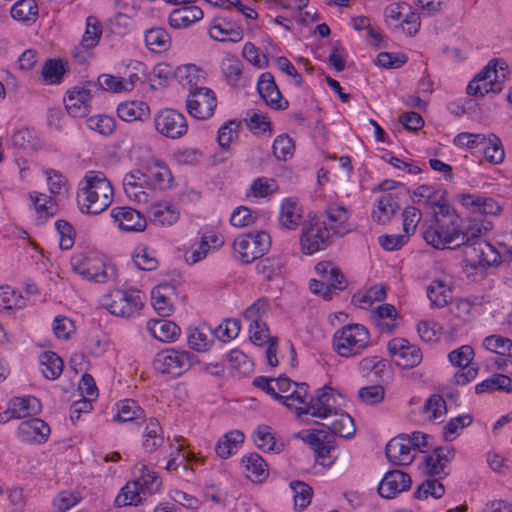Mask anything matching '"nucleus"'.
<instances>
[{"label":"nucleus","instance_id":"nucleus-22","mask_svg":"<svg viewBox=\"0 0 512 512\" xmlns=\"http://www.w3.org/2000/svg\"><path fill=\"white\" fill-rule=\"evenodd\" d=\"M257 90L263 101L275 110H282L288 107L287 100L282 95L275 83L271 73H262L257 82Z\"/></svg>","mask_w":512,"mask_h":512},{"label":"nucleus","instance_id":"nucleus-13","mask_svg":"<svg viewBox=\"0 0 512 512\" xmlns=\"http://www.w3.org/2000/svg\"><path fill=\"white\" fill-rule=\"evenodd\" d=\"M216 106L217 100L215 94L207 87L192 89L186 99L188 113L198 120L210 118Z\"/></svg>","mask_w":512,"mask_h":512},{"label":"nucleus","instance_id":"nucleus-10","mask_svg":"<svg viewBox=\"0 0 512 512\" xmlns=\"http://www.w3.org/2000/svg\"><path fill=\"white\" fill-rule=\"evenodd\" d=\"M197 356L189 351L168 349L157 354L154 367L162 374L180 376L189 370Z\"/></svg>","mask_w":512,"mask_h":512},{"label":"nucleus","instance_id":"nucleus-42","mask_svg":"<svg viewBox=\"0 0 512 512\" xmlns=\"http://www.w3.org/2000/svg\"><path fill=\"white\" fill-rule=\"evenodd\" d=\"M9 407H12V410H14L16 419L36 415L42 409L40 400L31 395L12 398L9 401Z\"/></svg>","mask_w":512,"mask_h":512},{"label":"nucleus","instance_id":"nucleus-55","mask_svg":"<svg viewBox=\"0 0 512 512\" xmlns=\"http://www.w3.org/2000/svg\"><path fill=\"white\" fill-rule=\"evenodd\" d=\"M248 128L256 135H272V123L270 119L261 112L252 111L246 119Z\"/></svg>","mask_w":512,"mask_h":512},{"label":"nucleus","instance_id":"nucleus-61","mask_svg":"<svg viewBox=\"0 0 512 512\" xmlns=\"http://www.w3.org/2000/svg\"><path fill=\"white\" fill-rule=\"evenodd\" d=\"M284 264L278 257H267L261 259L256 264V271L259 275L263 276L266 280H271L273 277L280 275Z\"/></svg>","mask_w":512,"mask_h":512},{"label":"nucleus","instance_id":"nucleus-37","mask_svg":"<svg viewBox=\"0 0 512 512\" xmlns=\"http://www.w3.org/2000/svg\"><path fill=\"white\" fill-rule=\"evenodd\" d=\"M170 291H174V287L168 283L159 284L152 289V305L160 316H169L174 310L173 303L168 295Z\"/></svg>","mask_w":512,"mask_h":512},{"label":"nucleus","instance_id":"nucleus-60","mask_svg":"<svg viewBox=\"0 0 512 512\" xmlns=\"http://www.w3.org/2000/svg\"><path fill=\"white\" fill-rule=\"evenodd\" d=\"M65 73V67L61 60L49 59L42 67V77L47 84H58Z\"/></svg>","mask_w":512,"mask_h":512},{"label":"nucleus","instance_id":"nucleus-63","mask_svg":"<svg viewBox=\"0 0 512 512\" xmlns=\"http://www.w3.org/2000/svg\"><path fill=\"white\" fill-rule=\"evenodd\" d=\"M86 123L89 129L104 136L111 135L116 127L115 119L105 114L91 116Z\"/></svg>","mask_w":512,"mask_h":512},{"label":"nucleus","instance_id":"nucleus-46","mask_svg":"<svg viewBox=\"0 0 512 512\" xmlns=\"http://www.w3.org/2000/svg\"><path fill=\"white\" fill-rule=\"evenodd\" d=\"M40 369L46 379L55 380L63 371L62 359L53 351H46L39 356Z\"/></svg>","mask_w":512,"mask_h":512},{"label":"nucleus","instance_id":"nucleus-50","mask_svg":"<svg viewBox=\"0 0 512 512\" xmlns=\"http://www.w3.org/2000/svg\"><path fill=\"white\" fill-rule=\"evenodd\" d=\"M12 18L23 22H35L38 17V5L35 0H19L11 7Z\"/></svg>","mask_w":512,"mask_h":512},{"label":"nucleus","instance_id":"nucleus-56","mask_svg":"<svg viewBox=\"0 0 512 512\" xmlns=\"http://www.w3.org/2000/svg\"><path fill=\"white\" fill-rule=\"evenodd\" d=\"M141 487L140 480H137L133 483H127L117 495L115 499V504L118 507L127 506V505H138L141 502V497L139 495V488Z\"/></svg>","mask_w":512,"mask_h":512},{"label":"nucleus","instance_id":"nucleus-53","mask_svg":"<svg viewBox=\"0 0 512 512\" xmlns=\"http://www.w3.org/2000/svg\"><path fill=\"white\" fill-rule=\"evenodd\" d=\"M450 312L464 323L471 322L480 314L478 307L466 299H457L452 303Z\"/></svg>","mask_w":512,"mask_h":512},{"label":"nucleus","instance_id":"nucleus-40","mask_svg":"<svg viewBox=\"0 0 512 512\" xmlns=\"http://www.w3.org/2000/svg\"><path fill=\"white\" fill-rule=\"evenodd\" d=\"M512 393V380L509 376L496 373L475 386L477 394L493 392Z\"/></svg>","mask_w":512,"mask_h":512},{"label":"nucleus","instance_id":"nucleus-4","mask_svg":"<svg viewBox=\"0 0 512 512\" xmlns=\"http://www.w3.org/2000/svg\"><path fill=\"white\" fill-rule=\"evenodd\" d=\"M507 76L504 61L493 59L468 83L466 91L470 96L483 97L488 93H499Z\"/></svg>","mask_w":512,"mask_h":512},{"label":"nucleus","instance_id":"nucleus-32","mask_svg":"<svg viewBox=\"0 0 512 512\" xmlns=\"http://www.w3.org/2000/svg\"><path fill=\"white\" fill-rule=\"evenodd\" d=\"M411 198L416 203L436 206L438 209H440L441 205H448L445 199V192L433 185H419L411 192Z\"/></svg>","mask_w":512,"mask_h":512},{"label":"nucleus","instance_id":"nucleus-49","mask_svg":"<svg viewBox=\"0 0 512 512\" xmlns=\"http://www.w3.org/2000/svg\"><path fill=\"white\" fill-rule=\"evenodd\" d=\"M30 199L39 215L38 218L43 219V222L55 215L58 210L55 199L49 195L32 192Z\"/></svg>","mask_w":512,"mask_h":512},{"label":"nucleus","instance_id":"nucleus-54","mask_svg":"<svg viewBox=\"0 0 512 512\" xmlns=\"http://www.w3.org/2000/svg\"><path fill=\"white\" fill-rule=\"evenodd\" d=\"M375 313L378 316V320L376 322L377 327L382 332H391L395 326V320L397 318V310L391 304H383L379 305L375 309Z\"/></svg>","mask_w":512,"mask_h":512},{"label":"nucleus","instance_id":"nucleus-31","mask_svg":"<svg viewBox=\"0 0 512 512\" xmlns=\"http://www.w3.org/2000/svg\"><path fill=\"white\" fill-rule=\"evenodd\" d=\"M399 207L398 197L392 193L381 195L372 211V219L378 224H386L394 216Z\"/></svg>","mask_w":512,"mask_h":512},{"label":"nucleus","instance_id":"nucleus-23","mask_svg":"<svg viewBox=\"0 0 512 512\" xmlns=\"http://www.w3.org/2000/svg\"><path fill=\"white\" fill-rule=\"evenodd\" d=\"M111 216L118 228L126 232H140L146 228V218L131 207H115Z\"/></svg>","mask_w":512,"mask_h":512},{"label":"nucleus","instance_id":"nucleus-45","mask_svg":"<svg viewBox=\"0 0 512 512\" xmlns=\"http://www.w3.org/2000/svg\"><path fill=\"white\" fill-rule=\"evenodd\" d=\"M332 420L329 424H325L332 434L343 438L352 437L356 431L353 419L345 412L337 411L332 414Z\"/></svg>","mask_w":512,"mask_h":512},{"label":"nucleus","instance_id":"nucleus-38","mask_svg":"<svg viewBox=\"0 0 512 512\" xmlns=\"http://www.w3.org/2000/svg\"><path fill=\"white\" fill-rule=\"evenodd\" d=\"M228 361L229 370L232 377H246L249 376L254 370L253 360L241 350H231L229 352Z\"/></svg>","mask_w":512,"mask_h":512},{"label":"nucleus","instance_id":"nucleus-17","mask_svg":"<svg viewBox=\"0 0 512 512\" xmlns=\"http://www.w3.org/2000/svg\"><path fill=\"white\" fill-rule=\"evenodd\" d=\"M71 267L74 272L84 279L93 280L97 283H104L108 279L105 264L102 261L85 257L81 254L72 256Z\"/></svg>","mask_w":512,"mask_h":512},{"label":"nucleus","instance_id":"nucleus-7","mask_svg":"<svg viewBox=\"0 0 512 512\" xmlns=\"http://www.w3.org/2000/svg\"><path fill=\"white\" fill-rule=\"evenodd\" d=\"M144 298L139 290L115 289L102 297L101 305L112 315L129 318L142 309Z\"/></svg>","mask_w":512,"mask_h":512},{"label":"nucleus","instance_id":"nucleus-6","mask_svg":"<svg viewBox=\"0 0 512 512\" xmlns=\"http://www.w3.org/2000/svg\"><path fill=\"white\" fill-rule=\"evenodd\" d=\"M317 278L312 279L309 288L312 293L330 300L333 295L343 291L347 282L341 270L332 262L323 261L315 266Z\"/></svg>","mask_w":512,"mask_h":512},{"label":"nucleus","instance_id":"nucleus-44","mask_svg":"<svg viewBox=\"0 0 512 512\" xmlns=\"http://www.w3.org/2000/svg\"><path fill=\"white\" fill-rule=\"evenodd\" d=\"M144 41L148 50L161 53L169 49L171 38L164 28L155 27L145 32Z\"/></svg>","mask_w":512,"mask_h":512},{"label":"nucleus","instance_id":"nucleus-33","mask_svg":"<svg viewBox=\"0 0 512 512\" xmlns=\"http://www.w3.org/2000/svg\"><path fill=\"white\" fill-rule=\"evenodd\" d=\"M147 329L152 336L161 342H170L178 338L180 328L174 322L167 319H150Z\"/></svg>","mask_w":512,"mask_h":512},{"label":"nucleus","instance_id":"nucleus-11","mask_svg":"<svg viewBox=\"0 0 512 512\" xmlns=\"http://www.w3.org/2000/svg\"><path fill=\"white\" fill-rule=\"evenodd\" d=\"M462 245L465 259L472 267L484 268L500 262V253L489 242L481 240V236Z\"/></svg>","mask_w":512,"mask_h":512},{"label":"nucleus","instance_id":"nucleus-64","mask_svg":"<svg viewBox=\"0 0 512 512\" xmlns=\"http://www.w3.org/2000/svg\"><path fill=\"white\" fill-rule=\"evenodd\" d=\"M187 341L189 347L197 352L207 351L212 344V340L208 339L203 329L198 327H190L188 329Z\"/></svg>","mask_w":512,"mask_h":512},{"label":"nucleus","instance_id":"nucleus-5","mask_svg":"<svg viewBox=\"0 0 512 512\" xmlns=\"http://www.w3.org/2000/svg\"><path fill=\"white\" fill-rule=\"evenodd\" d=\"M271 246L270 235L263 230L243 233L232 243V256L242 264H251L262 258Z\"/></svg>","mask_w":512,"mask_h":512},{"label":"nucleus","instance_id":"nucleus-16","mask_svg":"<svg viewBox=\"0 0 512 512\" xmlns=\"http://www.w3.org/2000/svg\"><path fill=\"white\" fill-rule=\"evenodd\" d=\"M304 209L295 196L285 197L281 200L277 214V223L282 230L295 231L303 219Z\"/></svg>","mask_w":512,"mask_h":512},{"label":"nucleus","instance_id":"nucleus-41","mask_svg":"<svg viewBox=\"0 0 512 512\" xmlns=\"http://www.w3.org/2000/svg\"><path fill=\"white\" fill-rule=\"evenodd\" d=\"M254 442L264 452H280L283 449V443L277 441L273 429L267 425H259L255 429Z\"/></svg>","mask_w":512,"mask_h":512},{"label":"nucleus","instance_id":"nucleus-36","mask_svg":"<svg viewBox=\"0 0 512 512\" xmlns=\"http://www.w3.org/2000/svg\"><path fill=\"white\" fill-rule=\"evenodd\" d=\"M146 425L143 433L142 446L148 453L155 452L164 442L163 429L158 419L145 418Z\"/></svg>","mask_w":512,"mask_h":512},{"label":"nucleus","instance_id":"nucleus-35","mask_svg":"<svg viewBox=\"0 0 512 512\" xmlns=\"http://www.w3.org/2000/svg\"><path fill=\"white\" fill-rule=\"evenodd\" d=\"M174 76L183 86L187 85L193 89L203 88L201 85L206 80V72L195 64H185L177 67Z\"/></svg>","mask_w":512,"mask_h":512},{"label":"nucleus","instance_id":"nucleus-24","mask_svg":"<svg viewBox=\"0 0 512 512\" xmlns=\"http://www.w3.org/2000/svg\"><path fill=\"white\" fill-rule=\"evenodd\" d=\"M411 486V478L400 470L387 472L378 486V493L381 497L390 499L397 494L406 491Z\"/></svg>","mask_w":512,"mask_h":512},{"label":"nucleus","instance_id":"nucleus-30","mask_svg":"<svg viewBox=\"0 0 512 512\" xmlns=\"http://www.w3.org/2000/svg\"><path fill=\"white\" fill-rule=\"evenodd\" d=\"M223 244L215 233L205 234L201 237L197 248L185 252L184 259L187 264L194 265L203 260L210 251L219 249Z\"/></svg>","mask_w":512,"mask_h":512},{"label":"nucleus","instance_id":"nucleus-52","mask_svg":"<svg viewBox=\"0 0 512 512\" xmlns=\"http://www.w3.org/2000/svg\"><path fill=\"white\" fill-rule=\"evenodd\" d=\"M277 184L274 179L267 177L256 178L246 192L247 197L265 198L277 191Z\"/></svg>","mask_w":512,"mask_h":512},{"label":"nucleus","instance_id":"nucleus-20","mask_svg":"<svg viewBox=\"0 0 512 512\" xmlns=\"http://www.w3.org/2000/svg\"><path fill=\"white\" fill-rule=\"evenodd\" d=\"M147 179L145 175L139 171L127 173L123 178V188L126 196L137 203H147L152 194V189L146 187Z\"/></svg>","mask_w":512,"mask_h":512},{"label":"nucleus","instance_id":"nucleus-25","mask_svg":"<svg viewBox=\"0 0 512 512\" xmlns=\"http://www.w3.org/2000/svg\"><path fill=\"white\" fill-rule=\"evenodd\" d=\"M49 434V425L40 418H31L22 421L17 429L18 438L25 443L45 442Z\"/></svg>","mask_w":512,"mask_h":512},{"label":"nucleus","instance_id":"nucleus-47","mask_svg":"<svg viewBox=\"0 0 512 512\" xmlns=\"http://www.w3.org/2000/svg\"><path fill=\"white\" fill-rule=\"evenodd\" d=\"M483 147V155L486 161L491 164L497 165L504 161L505 150L500 138L490 133L485 136V143Z\"/></svg>","mask_w":512,"mask_h":512},{"label":"nucleus","instance_id":"nucleus-48","mask_svg":"<svg viewBox=\"0 0 512 512\" xmlns=\"http://www.w3.org/2000/svg\"><path fill=\"white\" fill-rule=\"evenodd\" d=\"M422 417L426 421L442 420L447 413L444 398L439 394L431 395L424 403Z\"/></svg>","mask_w":512,"mask_h":512},{"label":"nucleus","instance_id":"nucleus-2","mask_svg":"<svg viewBox=\"0 0 512 512\" xmlns=\"http://www.w3.org/2000/svg\"><path fill=\"white\" fill-rule=\"evenodd\" d=\"M113 188L101 171H87L79 183L77 201L82 213L97 215L113 201Z\"/></svg>","mask_w":512,"mask_h":512},{"label":"nucleus","instance_id":"nucleus-1","mask_svg":"<svg viewBox=\"0 0 512 512\" xmlns=\"http://www.w3.org/2000/svg\"><path fill=\"white\" fill-rule=\"evenodd\" d=\"M487 230L478 222L463 224L462 219L450 205H441L434 211L430 224L423 227V239L436 249L458 247L468 243Z\"/></svg>","mask_w":512,"mask_h":512},{"label":"nucleus","instance_id":"nucleus-18","mask_svg":"<svg viewBox=\"0 0 512 512\" xmlns=\"http://www.w3.org/2000/svg\"><path fill=\"white\" fill-rule=\"evenodd\" d=\"M385 453L392 464L399 466L409 465L415 458L411 441L405 434L392 438L386 445Z\"/></svg>","mask_w":512,"mask_h":512},{"label":"nucleus","instance_id":"nucleus-28","mask_svg":"<svg viewBox=\"0 0 512 512\" xmlns=\"http://www.w3.org/2000/svg\"><path fill=\"white\" fill-rule=\"evenodd\" d=\"M277 400L289 409H294L299 414H307L311 397L306 383H294V387L286 394H279Z\"/></svg>","mask_w":512,"mask_h":512},{"label":"nucleus","instance_id":"nucleus-43","mask_svg":"<svg viewBox=\"0 0 512 512\" xmlns=\"http://www.w3.org/2000/svg\"><path fill=\"white\" fill-rule=\"evenodd\" d=\"M117 414L113 417L114 421L131 422L139 424V420L145 421L144 410L133 399H125L117 404Z\"/></svg>","mask_w":512,"mask_h":512},{"label":"nucleus","instance_id":"nucleus-34","mask_svg":"<svg viewBox=\"0 0 512 512\" xmlns=\"http://www.w3.org/2000/svg\"><path fill=\"white\" fill-rule=\"evenodd\" d=\"M203 18V11L197 6H183L174 9L168 18L173 28H186Z\"/></svg>","mask_w":512,"mask_h":512},{"label":"nucleus","instance_id":"nucleus-14","mask_svg":"<svg viewBox=\"0 0 512 512\" xmlns=\"http://www.w3.org/2000/svg\"><path fill=\"white\" fill-rule=\"evenodd\" d=\"M387 349L395 362L402 368H413L422 361V352L404 338H393L387 343Z\"/></svg>","mask_w":512,"mask_h":512},{"label":"nucleus","instance_id":"nucleus-12","mask_svg":"<svg viewBox=\"0 0 512 512\" xmlns=\"http://www.w3.org/2000/svg\"><path fill=\"white\" fill-rule=\"evenodd\" d=\"M343 404L342 395L333 388L325 386L318 390L315 398H311L307 414L327 419L340 411Z\"/></svg>","mask_w":512,"mask_h":512},{"label":"nucleus","instance_id":"nucleus-27","mask_svg":"<svg viewBox=\"0 0 512 512\" xmlns=\"http://www.w3.org/2000/svg\"><path fill=\"white\" fill-rule=\"evenodd\" d=\"M454 457V450L451 447L435 448L432 453L425 457L424 472L429 476H445V469Z\"/></svg>","mask_w":512,"mask_h":512},{"label":"nucleus","instance_id":"nucleus-26","mask_svg":"<svg viewBox=\"0 0 512 512\" xmlns=\"http://www.w3.org/2000/svg\"><path fill=\"white\" fill-rule=\"evenodd\" d=\"M324 213L326 216L324 221L334 235L343 236L351 230L348 223L349 212L345 206L331 202L327 204Z\"/></svg>","mask_w":512,"mask_h":512},{"label":"nucleus","instance_id":"nucleus-15","mask_svg":"<svg viewBox=\"0 0 512 512\" xmlns=\"http://www.w3.org/2000/svg\"><path fill=\"white\" fill-rule=\"evenodd\" d=\"M453 282L452 277L440 270L435 271L431 282L426 287L427 298L432 308H443L452 299Z\"/></svg>","mask_w":512,"mask_h":512},{"label":"nucleus","instance_id":"nucleus-57","mask_svg":"<svg viewBox=\"0 0 512 512\" xmlns=\"http://www.w3.org/2000/svg\"><path fill=\"white\" fill-rule=\"evenodd\" d=\"M149 180V183L158 189H167L171 186L173 176L167 166L156 165L149 170V174L145 179Z\"/></svg>","mask_w":512,"mask_h":512},{"label":"nucleus","instance_id":"nucleus-19","mask_svg":"<svg viewBox=\"0 0 512 512\" xmlns=\"http://www.w3.org/2000/svg\"><path fill=\"white\" fill-rule=\"evenodd\" d=\"M91 92L82 87H73L64 97L65 108L74 118L86 117L91 112Z\"/></svg>","mask_w":512,"mask_h":512},{"label":"nucleus","instance_id":"nucleus-58","mask_svg":"<svg viewBox=\"0 0 512 512\" xmlns=\"http://www.w3.org/2000/svg\"><path fill=\"white\" fill-rule=\"evenodd\" d=\"M269 312V301L266 298H260L245 310L244 317L249 323L265 322Z\"/></svg>","mask_w":512,"mask_h":512},{"label":"nucleus","instance_id":"nucleus-8","mask_svg":"<svg viewBox=\"0 0 512 512\" xmlns=\"http://www.w3.org/2000/svg\"><path fill=\"white\" fill-rule=\"evenodd\" d=\"M334 234L329 230L326 221H321L317 217H309L302 225L300 244L302 252L306 255H312L320 250H324L331 243Z\"/></svg>","mask_w":512,"mask_h":512},{"label":"nucleus","instance_id":"nucleus-29","mask_svg":"<svg viewBox=\"0 0 512 512\" xmlns=\"http://www.w3.org/2000/svg\"><path fill=\"white\" fill-rule=\"evenodd\" d=\"M148 217L153 225L168 227L179 220L180 212L169 202H158L149 207Z\"/></svg>","mask_w":512,"mask_h":512},{"label":"nucleus","instance_id":"nucleus-39","mask_svg":"<svg viewBox=\"0 0 512 512\" xmlns=\"http://www.w3.org/2000/svg\"><path fill=\"white\" fill-rule=\"evenodd\" d=\"M150 108L143 101H126L117 107V115L126 122L144 120L149 116Z\"/></svg>","mask_w":512,"mask_h":512},{"label":"nucleus","instance_id":"nucleus-62","mask_svg":"<svg viewBox=\"0 0 512 512\" xmlns=\"http://www.w3.org/2000/svg\"><path fill=\"white\" fill-rule=\"evenodd\" d=\"M403 233L409 238L414 235L422 219V212L414 206H407L401 213Z\"/></svg>","mask_w":512,"mask_h":512},{"label":"nucleus","instance_id":"nucleus-3","mask_svg":"<svg viewBox=\"0 0 512 512\" xmlns=\"http://www.w3.org/2000/svg\"><path fill=\"white\" fill-rule=\"evenodd\" d=\"M371 343L368 328L362 324L350 323L338 328L332 337L333 351L342 358L361 355Z\"/></svg>","mask_w":512,"mask_h":512},{"label":"nucleus","instance_id":"nucleus-21","mask_svg":"<svg viewBox=\"0 0 512 512\" xmlns=\"http://www.w3.org/2000/svg\"><path fill=\"white\" fill-rule=\"evenodd\" d=\"M239 468L243 476L254 483H262L269 476L268 464L256 452L243 455Z\"/></svg>","mask_w":512,"mask_h":512},{"label":"nucleus","instance_id":"nucleus-59","mask_svg":"<svg viewBox=\"0 0 512 512\" xmlns=\"http://www.w3.org/2000/svg\"><path fill=\"white\" fill-rule=\"evenodd\" d=\"M24 306H26L24 298L16 294L12 287H0V310L21 309Z\"/></svg>","mask_w":512,"mask_h":512},{"label":"nucleus","instance_id":"nucleus-9","mask_svg":"<svg viewBox=\"0 0 512 512\" xmlns=\"http://www.w3.org/2000/svg\"><path fill=\"white\" fill-rule=\"evenodd\" d=\"M155 130L163 137L176 140L184 137L188 132V123L185 115L173 108L158 110L153 117Z\"/></svg>","mask_w":512,"mask_h":512},{"label":"nucleus","instance_id":"nucleus-51","mask_svg":"<svg viewBox=\"0 0 512 512\" xmlns=\"http://www.w3.org/2000/svg\"><path fill=\"white\" fill-rule=\"evenodd\" d=\"M482 346L489 352L512 358V340L502 335H490L483 339Z\"/></svg>","mask_w":512,"mask_h":512}]
</instances>
